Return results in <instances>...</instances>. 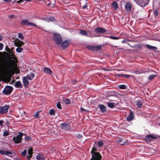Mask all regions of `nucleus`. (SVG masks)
Returning a JSON list of instances; mask_svg holds the SVG:
<instances>
[{"label": "nucleus", "mask_w": 160, "mask_h": 160, "mask_svg": "<svg viewBox=\"0 0 160 160\" xmlns=\"http://www.w3.org/2000/svg\"><path fill=\"white\" fill-rule=\"evenodd\" d=\"M11 61L10 59H8L2 62V66H0V72L3 71L5 72L12 71L14 69V66Z\"/></svg>", "instance_id": "1"}, {"label": "nucleus", "mask_w": 160, "mask_h": 160, "mask_svg": "<svg viewBox=\"0 0 160 160\" xmlns=\"http://www.w3.org/2000/svg\"><path fill=\"white\" fill-rule=\"evenodd\" d=\"M96 151L95 148H93L91 152L92 153V157L90 160H100L101 156L98 152H94Z\"/></svg>", "instance_id": "2"}, {"label": "nucleus", "mask_w": 160, "mask_h": 160, "mask_svg": "<svg viewBox=\"0 0 160 160\" xmlns=\"http://www.w3.org/2000/svg\"><path fill=\"white\" fill-rule=\"evenodd\" d=\"M53 39L57 44H60L62 41V38L60 34L54 33L53 34Z\"/></svg>", "instance_id": "3"}, {"label": "nucleus", "mask_w": 160, "mask_h": 160, "mask_svg": "<svg viewBox=\"0 0 160 160\" xmlns=\"http://www.w3.org/2000/svg\"><path fill=\"white\" fill-rule=\"evenodd\" d=\"M23 135L22 133H19V134L14 136L13 138V140L16 143H19L22 142V137Z\"/></svg>", "instance_id": "4"}, {"label": "nucleus", "mask_w": 160, "mask_h": 160, "mask_svg": "<svg viewBox=\"0 0 160 160\" xmlns=\"http://www.w3.org/2000/svg\"><path fill=\"white\" fill-rule=\"evenodd\" d=\"M150 0H135V1L138 5L143 7L145 6L149 2Z\"/></svg>", "instance_id": "5"}, {"label": "nucleus", "mask_w": 160, "mask_h": 160, "mask_svg": "<svg viewBox=\"0 0 160 160\" xmlns=\"http://www.w3.org/2000/svg\"><path fill=\"white\" fill-rule=\"evenodd\" d=\"M13 88L10 86H6L3 90V93L6 95H8L11 93L12 90Z\"/></svg>", "instance_id": "6"}, {"label": "nucleus", "mask_w": 160, "mask_h": 160, "mask_svg": "<svg viewBox=\"0 0 160 160\" xmlns=\"http://www.w3.org/2000/svg\"><path fill=\"white\" fill-rule=\"evenodd\" d=\"M86 48L92 51H98L101 49V47L100 46H88L86 47Z\"/></svg>", "instance_id": "7"}, {"label": "nucleus", "mask_w": 160, "mask_h": 160, "mask_svg": "<svg viewBox=\"0 0 160 160\" xmlns=\"http://www.w3.org/2000/svg\"><path fill=\"white\" fill-rule=\"evenodd\" d=\"M9 107V106L8 105L0 107V114L5 113L7 112Z\"/></svg>", "instance_id": "8"}, {"label": "nucleus", "mask_w": 160, "mask_h": 160, "mask_svg": "<svg viewBox=\"0 0 160 160\" xmlns=\"http://www.w3.org/2000/svg\"><path fill=\"white\" fill-rule=\"evenodd\" d=\"M94 32L98 33H103L106 31V29L102 28H97L94 30Z\"/></svg>", "instance_id": "9"}, {"label": "nucleus", "mask_w": 160, "mask_h": 160, "mask_svg": "<svg viewBox=\"0 0 160 160\" xmlns=\"http://www.w3.org/2000/svg\"><path fill=\"white\" fill-rule=\"evenodd\" d=\"M132 5L131 3L130 2H127L125 5V8L128 12L130 11L131 9Z\"/></svg>", "instance_id": "10"}, {"label": "nucleus", "mask_w": 160, "mask_h": 160, "mask_svg": "<svg viewBox=\"0 0 160 160\" xmlns=\"http://www.w3.org/2000/svg\"><path fill=\"white\" fill-rule=\"evenodd\" d=\"M15 45L18 47H20L24 44L23 42L20 41L18 39H16L14 42Z\"/></svg>", "instance_id": "11"}, {"label": "nucleus", "mask_w": 160, "mask_h": 160, "mask_svg": "<svg viewBox=\"0 0 160 160\" xmlns=\"http://www.w3.org/2000/svg\"><path fill=\"white\" fill-rule=\"evenodd\" d=\"M134 118V115L133 113L131 111L130 113V114L127 117V120L128 121H130L132 120Z\"/></svg>", "instance_id": "12"}, {"label": "nucleus", "mask_w": 160, "mask_h": 160, "mask_svg": "<svg viewBox=\"0 0 160 160\" xmlns=\"http://www.w3.org/2000/svg\"><path fill=\"white\" fill-rule=\"evenodd\" d=\"M34 77V73H31L30 74H28L25 77L28 80H32Z\"/></svg>", "instance_id": "13"}, {"label": "nucleus", "mask_w": 160, "mask_h": 160, "mask_svg": "<svg viewBox=\"0 0 160 160\" xmlns=\"http://www.w3.org/2000/svg\"><path fill=\"white\" fill-rule=\"evenodd\" d=\"M61 125L62 128L64 130H68L69 128V124L68 123H62Z\"/></svg>", "instance_id": "14"}, {"label": "nucleus", "mask_w": 160, "mask_h": 160, "mask_svg": "<svg viewBox=\"0 0 160 160\" xmlns=\"http://www.w3.org/2000/svg\"><path fill=\"white\" fill-rule=\"evenodd\" d=\"M69 42L68 41H63L62 43V47L63 49L66 48L69 44Z\"/></svg>", "instance_id": "15"}, {"label": "nucleus", "mask_w": 160, "mask_h": 160, "mask_svg": "<svg viewBox=\"0 0 160 160\" xmlns=\"http://www.w3.org/2000/svg\"><path fill=\"white\" fill-rule=\"evenodd\" d=\"M22 80L24 86L25 87H27L29 84V82L28 80L25 77H22Z\"/></svg>", "instance_id": "16"}, {"label": "nucleus", "mask_w": 160, "mask_h": 160, "mask_svg": "<svg viewBox=\"0 0 160 160\" xmlns=\"http://www.w3.org/2000/svg\"><path fill=\"white\" fill-rule=\"evenodd\" d=\"M0 153L2 155H9L11 154V152L8 150L4 151L2 150H0Z\"/></svg>", "instance_id": "17"}, {"label": "nucleus", "mask_w": 160, "mask_h": 160, "mask_svg": "<svg viewBox=\"0 0 160 160\" xmlns=\"http://www.w3.org/2000/svg\"><path fill=\"white\" fill-rule=\"evenodd\" d=\"M158 137V136L157 135L154 134L148 135L145 137L146 138H149L152 139H156Z\"/></svg>", "instance_id": "18"}, {"label": "nucleus", "mask_w": 160, "mask_h": 160, "mask_svg": "<svg viewBox=\"0 0 160 160\" xmlns=\"http://www.w3.org/2000/svg\"><path fill=\"white\" fill-rule=\"evenodd\" d=\"M14 85L16 88H21L22 86V84L19 81L16 82L15 83Z\"/></svg>", "instance_id": "19"}, {"label": "nucleus", "mask_w": 160, "mask_h": 160, "mask_svg": "<svg viewBox=\"0 0 160 160\" xmlns=\"http://www.w3.org/2000/svg\"><path fill=\"white\" fill-rule=\"evenodd\" d=\"M32 149L30 148L28 151V156H27V158L28 159H30L31 157H32Z\"/></svg>", "instance_id": "20"}, {"label": "nucleus", "mask_w": 160, "mask_h": 160, "mask_svg": "<svg viewBox=\"0 0 160 160\" xmlns=\"http://www.w3.org/2000/svg\"><path fill=\"white\" fill-rule=\"evenodd\" d=\"M143 103L141 100H138L137 101L136 105L139 108H141Z\"/></svg>", "instance_id": "21"}, {"label": "nucleus", "mask_w": 160, "mask_h": 160, "mask_svg": "<svg viewBox=\"0 0 160 160\" xmlns=\"http://www.w3.org/2000/svg\"><path fill=\"white\" fill-rule=\"evenodd\" d=\"M44 72L49 75H51L52 74V72L51 70L48 68H45L43 70Z\"/></svg>", "instance_id": "22"}, {"label": "nucleus", "mask_w": 160, "mask_h": 160, "mask_svg": "<svg viewBox=\"0 0 160 160\" xmlns=\"http://www.w3.org/2000/svg\"><path fill=\"white\" fill-rule=\"evenodd\" d=\"M111 6L114 10H117L118 8V4L116 2H113Z\"/></svg>", "instance_id": "23"}, {"label": "nucleus", "mask_w": 160, "mask_h": 160, "mask_svg": "<svg viewBox=\"0 0 160 160\" xmlns=\"http://www.w3.org/2000/svg\"><path fill=\"white\" fill-rule=\"evenodd\" d=\"M99 107L101 111L102 112H105L106 110V108L105 106L102 104L99 105Z\"/></svg>", "instance_id": "24"}, {"label": "nucleus", "mask_w": 160, "mask_h": 160, "mask_svg": "<svg viewBox=\"0 0 160 160\" xmlns=\"http://www.w3.org/2000/svg\"><path fill=\"white\" fill-rule=\"evenodd\" d=\"M146 47L148 48L150 50H156L157 49L156 47L152 46L148 44L146 45Z\"/></svg>", "instance_id": "25"}, {"label": "nucleus", "mask_w": 160, "mask_h": 160, "mask_svg": "<svg viewBox=\"0 0 160 160\" xmlns=\"http://www.w3.org/2000/svg\"><path fill=\"white\" fill-rule=\"evenodd\" d=\"M28 21L27 19H24L21 21V23L24 25H27Z\"/></svg>", "instance_id": "26"}, {"label": "nucleus", "mask_w": 160, "mask_h": 160, "mask_svg": "<svg viewBox=\"0 0 160 160\" xmlns=\"http://www.w3.org/2000/svg\"><path fill=\"white\" fill-rule=\"evenodd\" d=\"M36 159L37 160H44V158L41 155H39L37 156L36 157Z\"/></svg>", "instance_id": "27"}, {"label": "nucleus", "mask_w": 160, "mask_h": 160, "mask_svg": "<svg viewBox=\"0 0 160 160\" xmlns=\"http://www.w3.org/2000/svg\"><path fill=\"white\" fill-rule=\"evenodd\" d=\"M80 34L82 35L87 36V32L84 30H81L79 32Z\"/></svg>", "instance_id": "28"}, {"label": "nucleus", "mask_w": 160, "mask_h": 160, "mask_svg": "<svg viewBox=\"0 0 160 160\" xmlns=\"http://www.w3.org/2000/svg\"><path fill=\"white\" fill-rule=\"evenodd\" d=\"M23 49L20 47H18L16 49V51L18 53H21L22 52Z\"/></svg>", "instance_id": "29"}, {"label": "nucleus", "mask_w": 160, "mask_h": 160, "mask_svg": "<svg viewBox=\"0 0 160 160\" xmlns=\"http://www.w3.org/2000/svg\"><path fill=\"white\" fill-rule=\"evenodd\" d=\"M63 101L66 104H69L70 103V101L68 99H63Z\"/></svg>", "instance_id": "30"}, {"label": "nucleus", "mask_w": 160, "mask_h": 160, "mask_svg": "<svg viewBox=\"0 0 160 160\" xmlns=\"http://www.w3.org/2000/svg\"><path fill=\"white\" fill-rule=\"evenodd\" d=\"M9 57L10 58L13 59H14L15 58V56L13 54V53L11 52H10Z\"/></svg>", "instance_id": "31"}, {"label": "nucleus", "mask_w": 160, "mask_h": 160, "mask_svg": "<svg viewBox=\"0 0 160 160\" xmlns=\"http://www.w3.org/2000/svg\"><path fill=\"white\" fill-rule=\"evenodd\" d=\"M118 94V93L115 92L111 91V96L116 97Z\"/></svg>", "instance_id": "32"}, {"label": "nucleus", "mask_w": 160, "mask_h": 160, "mask_svg": "<svg viewBox=\"0 0 160 160\" xmlns=\"http://www.w3.org/2000/svg\"><path fill=\"white\" fill-rule=\"evenodd\" d=\"M118 88L121 89H125L126 88V86L124 85H120L118 86Z\"/></svg>", "instance_id": "33"}, {"label": "nucleus", "mask_w": 160, "mask_h": 160, "mask_svg": "<svg viewBox=\"0 0 160 160\" xmlns=\"http://www.w3.org/2000/svg\"><path fill=\"white\" fill-rule=\"evenodd\" d=\"M118 104V102H111V108H114Z\"/></svg>", "instance_id": "34"}, {"label": "nucleus", "mask_w": 160, "mask_h": 160, "mask_svg": "<svg viewBox=\"0 0 160 160\" xmlns=\"http://www.w3.org/2000/svg\"><path fill=\"white\" fill-rule=\"evenodd\" d=\"M27 26H30L37 27V26L34 23L29 22L28 23Z\"/></svg>", "instance_id": "35"}, {"label": "nucleus", "mask_w": 160, "mask_h": 160, "mask_svg": "<svg viewBox=\"0 0 160 160\" xmlns=\"http://www.w3.org/2000/svg\"><path fill=\"white\" fill-rule=\"evenodd\" d=\"M27 152V150L26 149L24 150L21 153V154L23 156H25Z\"/></svg>", "instance_id": "36"}, {"label": "nucleus", "mask_w": 160, "mask_h": 160, "mask_svg": "<svg viewBox=\"0 0 160 160\" xmlns=\"http://www.w3.org/2000/svg\"><path fill=\"white\" fill-rule=\"evenodd\" d=\"M55 110L54 109H51L49 113L51 115H53L55 114Z\"/></svg>", "instance_id": "37"}, {"label": "nucleus", "mask_w": 160, "mask_h": 160, "mask_svg": "<svg viewBox=\"0 0 160 160\" xmlns=\"http://www.w3.org/2000/svg\"><path fill=\"white\" fill-rule=\"evenodd\" d=\"M57 108L59 109H61L62 108V107L61 106V104L59 102H58L57 104Z\"/></svg>", "instance_id": "38"}, {"label": "nucleus", "mask_w": 160, "mask_h": 160, "mask_svg": "<svg viewBox=\"0 0 160 160\" xmlns=\"http://www.w3.org/2000/svg\"><path fill=\"white\" fill-rule=\"evenodd\" d=\"M155 76V75H151L149 76L148 78L149 80H151Z\"/></svg>", "instance_id": "39"}, {"label": "nucleus", "mask_w": 160, "mask_h": 160, "mask_svg": "<svg viewBox=\"0 0 160 160\" xmlns=\"http://www.w3.org/2000/svg\"><path fill=\"white\" fill-rule=\"evenodd\" d=\"M9 134L8 132L6 131H5L3 133V136H7Z\"/></svg>", "instance_id": "40"}, {"label": "nucleus", "mask_w": 160, "mask_h": 160, "mask_svg": "<svg viewBox=\"0 0 160 160\" xmlns=\"http://www.w3.org/2000/svg\"><path fill=\"white\" fill-rule=\"evenodd\" d=\"M154 14L155 17H157L158 16V11L157 10H155L154 12Z\"/></svg>", "instance_id": "41"}, {"label": "nucleus", "mask_w": 160, "mask_h": 160, "mask_svg": "<svg viewBox=\"0 0 160 160\" xmlns=\"http://www.w3.org/2000/svg\"><path fill=\"white\" fill-rule=\"evenodd\" d=\"M18 37L22 39V40L23 39V36L22 34L21 33H18Z\"/></svg>", "instance_id": "42"}, {"label": "nucleus", "mask_w": 160, "mask_h": 160, "mask_svg": "<svg viewBox=\"0 0 160 160\" xmlns=\"http://www.w3.org/2000/svg\"><path fill=\"white\" fill-rule=\"evenodd\" d=\"M98 145L99 147L102 146L103 145V143L102 141H99L98 142Z\"/></svg>", "instance_id": "43"}, {"label": "nucleus", "mask_w": 160, "mask_h": 160, "mask_svg": "<svg viewBox=\"0 0 160 160\" xmlns=\"http://www.w3.org/2000/svg\"><path fill=\"white\" fill-rule=\"evenodd\" d=\"M118 37H113L111 36V39H113V40H117L118 39Z\"/></svg>", "instance_id": "44"}, {"label": "nucleus", "mask_w": 160, "mask_h": 160, "mask_svg": "<svg viewBox=\"0 0 160 160\" xmlns=\"http://www.w3.org/2000/svg\"><path fill=\"white\" fill-rule=\"evenodd\" d=\"M34 117L36 118H38L39 117L38 112H37L35 115H34Z\"/></svg>", "instance_id": "45"}, {"label": "nucleus", "mask_w": 160, "mask_h": 160, "mask_svg": "<svg viewBox=\"0 0 160 160\" xmlns=\"http://www.w3.org/2000/svg\"><path fill=\"white\" fill-rule=\"evenodd\" d=\"M3 47V45L2 43H0V51L1 50L2 48Z\"/></svg>", "instance_id": "46"}, {"label": "nucleus", "mask_w": 160, "mask_h": 160, "mask_svg": "<svg viewBox=\"0 0 160 160\" xmlns=\"http://www.w3.org/2000/svg\"><path fill=\"white\" fill-rule=\"evenodd\" d=\"M23 2V0H20L19 1H17V2L18 3H20Z\"/></svg>", "instance_id": "47"}, {"label": "nucleus", "mask_w": 160, "mask_h": 160, "mask_svg": "<svg viewBox=\"0 0 160 160\" xmlns=\"http://www.w3.org/2000/svg\"><path fill=\"white\" fill-rule=\"evenodd\" d=\"M80 109L82 112H85L86 111V110L83 108H81Z\"/></svg>", "instance_id": "48"}, {"label": "nucleus", "mask_w": 160, "mask_h": 160, "mask_svg": "<svg viewBox=\"0 0 160 160\" xmlns=\"http://www.w3.org/2000/svg\"><path fill=\"white\" fill-rule=\"evenodd\" d=\"M5 2H11L12 0H3Z\"/></svg>", "instance_id": "49"}, {"label": "nucleus", "mask_w": 160, "mask_h": 160, "mask_svg": "<svg viewBox=\"0 0 160 160\" xmlns=\"http://www.w3.org/2000/svg\"><path fill=\"white\" fill-rule=\"evenodd\" d=\"M123 76L125 77H126V78H129L130 77V76L129 75H124Z\"/></svg>", "instance_id": "50"}, {"label": "nucleus", "mask_w": 160, "mask_h": 160, "mask_svg": "<svg viewBox=\"0 0 160 160\" xmlns=\"http://www.w3.org/2000/svg\"><path fill=\"white\" fill-rule=\"evenodd\" d=\"M87 7V5L86 4H85V5H84L83 7H82V8L83 9H85Z\"/></svg>", "instance_id": "51"}, {"label": "nucleus", "mask_w": 160, "mask_h": 160, "mask_svg": "<svg viewBox=\"0 0 160 160\" xmlns=\"http://www.w3.org/2000/svg\"><path fill=\"white\" fill-rule=\"evenodd\" d=\"M3 38V37L0 34V41L2 40V39Z\"/></svg>", "instance_id": "52"}, {"label": "nucleus", "mask_w": 160, "mask_h": 160, "mask_svg": "<svg viewBox=\"0 0 160 160\" xmlns=\"http://www.w3.org/2000/svg\"><path fill=\"white\" fill-rule=\"evenodd\" d=\"M3 122V121L0 120V126L2 124Z\"/></svg>", "instance_id": "53"}, {"label": "nucleus", "mask_w": 160, "mask_h": 160, "mask_svg": "<svg viewBox=\"0 0 160 160\" xmlns=\"http://www.w3.org/2000/svg\"><path fill=\"white\" fill-rule=\"evenodd\" d=\"M14 17V15H10L9 16V18H12Z\"/></svg>", "instance_id": "54"}, {"label": "nucleus", "mask_w": 160, "mask_h": 160, "mask_svg": "<svg viewBox=\"0 0 160 160\" xmlns=\"http://www.w3.org/2000/svg\"><path fill=\"white\" fill-rule=\"evenodd\" d=\"M122 43H125L126 42V41L125 40H123L122 41Z\"/></svg>", "instance_id": "55"}, {"label": "nucleus", "mask_w": 160, "mask_h": 160, "mask_svg": "<svg viewBox=\"0 0 160 160\" xmlns=\"http://www.w3.org/2000/svg\"><path fill=\"white\" fill-rule=\"evenodd\" d=\"M108 107H110V103H109V102L108 103Z\"/></svg>", "instance_id": "56"}, {"label": "nucleus", "mask_w": 160, "mask_h": 160, "mask_svg": "<svg viewBox=\"0 0 160 160\" xmlns=\"http://www.w3.org/2000/svg\"><path fill=\"white\" fill-rule=\"evenodd\" d=\"M25 1H26L27 2H29V1H30V0H25Z\"/></svg>", "instance_id": "57"}, {"label": "nucleus", "mask_w": 160, "mask_h": 160, "mask_svg": "<svg viewBox=\"0 0 160 160\" xmlns=\"http://www.w3.org/2000/svg\"><path fill=\"white\" fill-rule=\"evenodd\" d=\"M129 46H130L131 47H133L131 46L130 44L129 45Z\"/></svg>", "instance_id": "58"}, {"label": "nucleus", "mask_w": 160, "mask_h": 160, "mask_svg": "<svg viewBox=\"0 0 160 160\" xmlns=\"http://www.w3.org/2000/svg\"><path fill=\"white\" fill-rule=\"evenodd\" d=\"M129 46H130L131 47H133L131 46L130 44L129 45Z\"/></svg>", "instance_id": "59"}, {"label": "nucleus", "mask_w": 160, "mask_h": 160, "mask_svg": "<svg viewBox=\"0 0 160 160\" xmlns=\"http://www.w3.org/2000/svg\"><path fill=\"white\" fill-rule=\"evenodd\" d=\"M127 43L128 45L130 44L128 42H127Z\"/></svg>", "instance_id": "60"}, {"label": "nucleus", "mask_w": 160, "mask_h": 160, "mask_svg": "<svg viewBox=\"0 0 160 160\" xmlns=\"http://www.w3.org/2000/svg\"><path fill=\"white\" fill-rule=\"evenodd\" d=\"M4 159H5V160H7V159L6 158H4Z\"/></svg>", "instance_id": "61"}, {"label": "nucleus", "mask_w": 160, "mask_h": 160, "mask_svg": "<svg viewBox=\"0 0 160 160\" xmlns=\"http://www.w3.org/2000/svg\"><path fill=\"white\" fill-rule=\"evenodd\" d=\"M50 3H48V5H50Z\"/></svg>", "instance_id": "62"}]
</instances>
